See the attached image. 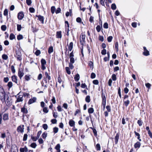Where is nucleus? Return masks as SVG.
<instances>
[{
  "instance_id": "1a4fd4ad",
  "label": "nucleus",
  "mask_w": 152,
  "mask_h": 152,
  "mask_svg": "<svg viewBox=\"0 0 152 152\" xmlns=\"http://www.w3.org/2000/svg\"><path fill=\"white\" fill-rule=\"evenodd\" d=\"M36 17H37L38 18V20L41 22L42 24H43L44 23V18L43 16L40 15H36Z\"/></svg>"
},
{
  "instance_id": "9d476101",
  "label": "nucleus",
  "mask_w": 152,
  "mask_h": 152,
  "mask_svg": "<svg viewBox=\"0 0 152 152\" xmlns=\"http://www.w3.org/2000/svg\"><path fill=\"white\" fill-rule=\"evenodd\" d=\"M12 81L15 83L16 84H18V80L17 77L15 75H13L12 77Z\"/></svg>"
},
{
  "instance_id": "2eb2a0df",
  "label": "nucleus",
  "mask_w": 152,
  "mask_h": 152,
  "mask_svg": "<svg viewBox=\"0 0 152 152\" xmlns=\"http://www.w3.org/2000/svg\"><path fill=\"white\" fill-rule=\"evenodd\" d=\"M119 138V135L118 134H117L114 138L115 144H117Z\"/></svg>"
},
{
  "instance_id": "2f4dec72",
  "label": "nucleus",
  "mask_w": 152,
  "mask_h": 152,
  "mask_svg": "<svg viewBox=\"0 0 152 152\" xmlns=\"http://www.w3.org/2000/svg\"><path fill=\"white\" fill-rule=\"evenodd\" d=\"M65 69L67 73L68 74L70 75L71 74V71L70 70V69L69 67H66L65 68Z\"/></svg>"
},
{
  "instance_id": "79ce46f5",
  "label": "nucleus",
  "mask_w": 152,
  "mask_h": 152,
  "mask_svg": "<svg viewBox=\"0 0 152 152\" xmlns=\"http://www.w3.org/2000/svg\"><path fill=\"white\" fill-rule=\"evenodd\" d=\"M31 139L34 141H36L38 139L37 137H34L32 136H31Z\"/></svg>"
},
{
  "instance_id": "4d7b16f0",
  "label": "nucleus",
  "mask_w": 152,
  "mask_h": 152,
  "mask_svg": "<svg viewBox=\"0 0 152 152\" xmlns=\"http://www.w3.org/2000/svg\"><path fill=\"white\" fill-rule=\"evenodd\" d=\"M29 11L31 13H34L35 12V9L33 7H30L29 8Z\"/></svg>"
},
{
  "instance_id": "6e6552de",
  "label": "nucleus",
  "mask_w": 152,
  "mask_h": 152,
  "mask_svg": "<svg viewBox=\"0 0 152 152\" xmlns=\"http://www.w3.org/2000/svg\"><path fill=\"white\" fill-rule=\"evenodd\" d=\"M37 100V98L36 97H33L32 98L30 99L28 102V104H31L35 102Z\"/></svg>"
},
{
  "instance_id": "f704fd0d",
  "label": "nucleus",
  "mask_w": 152,
  "mask_h": 152,
  "mask_svg": "<svg viewBox=\"0 0 152 152\" xmlns=\"http://www.w3.org/2000/svg\"><path fill=\"white\" fill-rule=\"evenodd\" d=\"M2 58L5 60H7L8 58V57L7 55L4 54H3L2 56Z\"/></svg>"
},
{
  "instance_id": "4468645a",
  "label": "nucleus",
  "mask_w": 152,
  "mask_h": 152,
  "mask_svg": "<svg viewBox=\"0 0 152 152\" xmlns=\"http://www.w3.org/2000/svg\"><path fill=\"white\" fill-rule=\"evenodd\" d=\"M69 124L70 126H75V122L73 120L71 119L69 121Z\"/></svg>"
},
{
  "instance_id": "c03bdc74",
  "label": "nucleus",
  "mask_w": 152,
  "mask_h": 152,
  "mask_svg": "<svg viewBox=\"0 0 152 152\" xmlns=\"http://www.w3.org/2000/svg\"><path fill=\"white\" fill-rule=\"evenodd\" d=\"M17 39L18 40H20L22 39L23 38V37L22 35L21 34H19L17 36Z\"/></svg>"
},
{
  "instance_id": "864d4df0",
  "label": "nucleus",
  "mask_w": 152,
  "mask_h": 152,
  "mask_svg": "<svg viewBox=\"0 0 152 152\" xmlns=\"http://www.w3.org/2000/svg\"><path fill=\"white\" fill-rule=\"evenodd\" d=\"M96 148L97 150H100L101 148L100 144H97L96 145Z\"/></svg>"
},
{
  "instance_id": "09e8293b",
  "label": "nucleus",
  "mask_w": 152,
  "mask_h": 152,
  "mask_svg": "<svg viewBox=\"0 0 152 152\" xmlns=\"http://www.w3.org/2000/svg\"><path fill=\"white\" fill-rule=\"evenodd\" d=\"M8 14V11L7 9H5L4 12V16H7Z\"/></svg>"
},
{
  "instance_id": "ddd939ff",
  "label": "nucleus",
  "mask_w": 152,
  "mask_h": 152,
  "mask_svg": "<svg viewBox=\"0 0 152 152\" xmlns=\"http://www.w3.org/2000/svg\"><path fill=\"white\" fill-rule=\"evenodd\" d=\"M3 119L4 121H6L8 120L9 117L8 114L4 113L3 115Z\"/></svg>"
},
{
  "instance_id": "4c0bfd02",
  "label": "nucleus",
  "mask_w": 152,
  "mask_h": 152,
  "mask_svg": "<svg viewBox=\"0 0 152 152\" xmlns=\"http://www.w3.org/2000/svg\"><path fill=\"white\" fill-rule=\"evenodd\" d=\"M65 29H67L68 28H69V25L68 22L67 21H65Z\"/></svg>"
},
{
  "instance_id": "37998d69",
  "label": "nucleus",
  "mask_w": 152,
  "mask_h": 152,
  "mask_svg": "<svg viewBox=\"0 0 152 152\" xmlns=\"http://www.w3.org/2000/svg\"><path fill=\"white\" fill-rule=\"evenodd\" d=\"M28 135L27 134H25L24 135L23 140V141H26L27 140V138Z\"/></svg>"
},
{
  "instance_id": "423d86ee",
  "label": "nucleus",
  "mask_w": 152,
  "mask_h": 152,
  "mask_svg": "<svg viewBox=\"0 0 152 152\" xmlns=\"http://www.w3.org/2000/svg\"><path fill=\"white\" fill-rule=\"evenodd\" d=\"M24 16V14L22 12H20L18 14V18L19 20H22Z\"/></svg>"
},
{
  "instance_id": "e433bc0d",
  "label": "nucleus",
  "mask_w": 152,
  "mask_h": 152,
  "mask_svg": "<svg viewBox=\"0 0 152 152\" xmlns=\"http://www.w3.org/2000/svg\"><path fill=\"white\" fill-rule=\"evenodd\" d=\"M1 28L3 31H5L7 29V27L5 25H3L1 26Z\"/></svg>"
},
{
  "instance_id": "9b49d317",
  "label": "nucleus",
  "mask_w": 152,
  "mask_h": 152,
  "mask_svg": "<svg viewBox=\"0 0 152 152\" xmlns=\"http://www.w3.org/2000/svg\"><path fill=\"white\" fill-rule=\"evenodd\" d=\"M24 75L23 72L19 70L18 72V75L20 79H21L22 77Z\"/></svg>"
},
{
  "instance_id": "412c9836",
  "label": "nucleus",
  "mask_w": 152,
  "mask_h": 152,
  "mask_svg": "<svg viewBox=\"0 0 152 152\" xmlns=\"http://www.w3.org/2000/svg\"><path fill=\"white\" fill-rule=\"evenodd\" d=\"M21 111L23 113L25 114H26L28 113V110L27 109L24 107H23L21 108Z\"/></svg>"
},
{
  "instance_id": "a19ab883",
  "label": "nucleus",
  "mask_w": 152,
  "mask_h": 152,
  "mask_svg": "<svg viewBox=\"0 0 152 152\" xmlns=\"http://www.w3.org/2000/svg\"><path fill=\"white\" fill-rule=\"evenodd\" d=\"M85 99L87 102L88 103L90 101V96H87L86 98Z\"/></svg>"
},
{
  "instance_id": "c9c22d12",
  "label": "nucleus",
  "mask_w": 152,
  "mask_h": 152,
  "mask_svg": "<svg viewBox=\"0 0 152 152\" xmlns=\"http://www.w3.org/2000/svg\"><path fill=\"white\" fill-rule=\"evenodd\" d=\"M37 146L35 142L32 143L31 145L30 146L33 148H35Z\"/></svg>"
},
{
  "instance_id": "5fc2aeb1",
  "label": "nucleus",
  "mask_w": 152,
  "mask_h": 152,
  "mask_svg": "<svg viewBox=\"0 0 152 152\" xmlns=\"http://www.w3.org/2000/svg\"><path fill=\"white\" fill-rule=\"evenodd\" d=\"M103 27L107 29L108 28V25L107 23H104L103 25Z\"/></svg>"
},
{
  "instance_id": "f03ea898",
  "label": "nucleus",
  "mask_w": 152,
  "mask_h": 152,
  "mask_svg": "<svg viewBox=\"0 0 152 152\" xmlns=\"http://www.w3.org/2000/svg\"><path fill=\"white\" fill-rule=\"evenodd\" d=\"M74 55L73 53V51L71 52L69 55V57L70 59V62L72 63H74L75 60V59L74 58Z\"/></svg>"
},
{
  "instance_id": "bf43d9fd",
  "label": "nucleus",
  "mask_w": 152,
  "mask_h": 152,
  "mask_svg": "<svg viewBox=\"0 0 152 152\" xmlns=\"http://www.w3.org/2000/svg\"><path fill=\"white\" fill-rule=\"evenodd\" d=\"M42 127L45 130H47L48 128V125L46 124H44L42 125Z\"/></svg>"
},
{
  "instance_id": "aec40b11",
  "label": "nucleus",
  "mask_w": 152,
  "mask_h": 152,
  "mask_svg": "<svg viewBox=\"0 0 152 152\" xmlns=\"http://www.w3.org/2000/svg\"><path fill=\"white\" fill-rule=\"evenodd\" d=\"M56 36L57 38H61L62 37L61 32L60 31L57 32L56 33Z\"/></svg>"
},
{
  "instance_id": "20e7f679",
  "label": "nucleus",
  "mask_w": 152,
  "mask_h": 152,
  "mask_svg": "<svg viewBox=\"0 0 152 152\" xmlns=\"http://www.w3.org/2000/svg\"><path fill=\"white\" fill-rule=\"evenodd\" d=\"M24 125H22V126L20 125L18 126L17 128V131L18 132H20L21 133H23L24 132Z\"/></svg>"
},
{
  "instance_id": "13d9d810",
  "label": "nucleus",
  "mask_w": 152,
  "mask_h": 152,
  "mask_svg": "<svg viewBox=\"0 0 152 152\" xmlns=\"http://www.w3.org/2000/svg\"><path fill=\"white\" fill-rule=\"evenodd\" d=\"M11 69L12 72L13 73H14L15 72V67L14 66L12 65L11 66Z\"/></svg>"
},
{
  "instance_id": "a878e982",
  "label": "nucleus",
  "mask_w": 152,
  "mask_h": 152,
  "mask_svg": "<svg viewBox=\"0 0 152 152\" xmlns=\"http://www.w3.org/2000/svg\"><path fill=\"white\" fill-rule=\"evenodd\" d=\"M124 102L125 106L127 107L130 103V101L129 100L127 99L126 101L124 100Z\"/></svg>"
},
{
  "instance_id": "ea45409f",
  "label": "nucleus",
  "mask_w": 152,
  "mask_h": 152,
  "mask_svg": "<svg viewBox=\"0 0 152 152\" xmlns=\"http://www.w3.org/2000/svg\"><path fill=\"white\" fill-rule=\"evenodd\" d=\"M111 8L113 10H115L116 9V7L115 4H113L111 6Z\"/></svg>"
},
{
  "instance_id": "6e6d98bb",
  "label": "nucleus",
  "mask_w": 152,
  "mask_h": 152,
  "mask_svg": "<svg viewBox=\"0 0 152 152\" xmlns=\"http://www.w3.org/2000/svg\"><path fill=\"white\" fill-rule=\"evenodd\" d=\"M106 108L108 112H110L111 110L110 106L109 105H107L106 106Z\"/></svg>"
},
{
  "instance_id": "8fccbe9b",
  "label": "nucleus",
  "mask_w": 152,
  "mask_h": 152,
  "mask_svg": "<svg viewBox=\"0 0 152 152\" xmlns=\"http://www.w3.org/2000/svg\"><path fill=\"white\" fill-rule=\"evenodd\" d=\"M113 37L112 36L109 37L107 39V40L108 42H111Z\"/></svg>"
},
{
  "instance_id": "338daca9",
  "label": "nucleus",
  "mask_w": 152,
  "mask_h": 152,
  "mask_svg": "<svg viewBox=\"0 0 152 152\" xmlns=\"http://www.w3.org/2000/svg\"><path fill=\"white\" fill-rule=\"evenodd\" d=\"M142 122L140 120H139L137 121V124L140 126L142 125Z\"/></svg>"
},
{
  "instance_id": "5701e85b",
  "label": "nucleus",
  "mask_w": 152,
  "mask_h": 152,
  "mask_svg": "<svg viewBox=\"0 0 152 152\" xmlns=\"http://www.w3.org/2000/svg\"><path fill=\"white\" fill-rule=\"evenodd\" d=\"M88 65L90 68L93 69L94 68L93 63L91 61H88Z\"/></svg>"
},
{
  "instance_id": "de8ad7c7",
  "label": "nucleus",
  "mask_w": 152,
  "mask_h": 152,
  "mask_svg": "<svg viewBox=\"0 0 152 152\" xmlns=\"http://www.w3.org/2000/svg\"><path fill=\"white\" fill-rule=\"evenodd\" d=\"M21 28H22L21 26L20 25H19V24L17 25V30L18 31H20L21 30Z\"/></svg>"
},
{
  "instance_id": "bb28decb",
  "label": "nucleus",
  "mask_w": 152,
  "mask_h": 152,
  "mask_svg": "<svg viewBox=\"0 0 152 152\" xmlns=\"http://www.w3.org/2000/svg\"><path fill=\"white\" fill-rule=\"evenodd\" d=\"M53 51V47L52 46H50L49 49L48 50V52L50 54L51 53H52Z\"/></svg>"
},
{
  "instance_id": "c85d7f7f",
  "label": "nucleus",
  "mask_w": 152,
  "mask_h": 152,
  "mask_svg": "<svg viewBox=\"0 0 152 152\" xmlns=\"http://www.w3.org/2000/svg\"><path fill=\"white\" fill-rule=\"evenodd\" d=\"M15 35L12 33H11L10 34V38L11 40H13L14 39H15Z\"/></svg>"
},
{
  "instance_id": "4be33fe9",
  "label": "nucleus",
  "mask_w": 152,
  "mask_h": 152,
  "mask_svg": "<svg viewBox=\"0 0 152 152\" xmlns=\"http://www.w3.org/2000/svg\"><path fill=\"white\" fill-rule=\"evenodd\" d=\"M73 43L72 42H71L69 44V45L68 47V49L69 50V51H71L73 48Z\"/></svg>"
},
{
  "instance_id": "7c9ffc66",
  "label": "nucleus",
  "mask_w": 152,
  "mask_h": 152,
  "mask_svg": "<svg viewBox=\"0 0 152 152\" xmlns=\"http://www.w3.org/2000/svg\"><path fill=\"white\" fill-rule=\"evenodd\" d=\"M58 129L57 127H55L53 128V132L55 134L58 132Z\"/></svg>"
},
{
  "instance_id": "393cba45",
  "label": "nucleus",
  "mask_w": 152,
  "mask_h": 152,
  "mask_svg": "<svg viewBox=\"0 0 152 152\" xmlns=\"http://www.w3.org/2000/svg\"><path fill=\"white\" fill-rule=\"evenodd\" d=\"M75 80L77 82L80 79V75L79 74H77L74 77Z\"/></svg>"
},
{
  "instance_id": "3c124183",
  "label": "nucleus",
  "mask_w": 152,
  "mask_h": 152,
  "mask_svg": "<svg viewBox=\"0 0 152 152\" xmlns=\"http://www.w3.org/2000/svg\"><path fill=\"white\" fill-rule=\"evenodd\" d=\"M96 29L98 32H99L101 30V26L98 25L96 27Z\"/></svg>"
},
{
  "instance_id": "7ed1b4c3",
  "label": "nucleus",
  "mask_w": 152,
  "mask_h": 152,
  "mask_svg": "<svg viewBox=\"0 0 152 152\" xmlns=\"http://www.w3.org/2000/svg\"><path fill=\"white\" fill-rule=\"evenodd\" d=\"M86 36L84 34H82L80 36V41L81 45H83L85 42Z\"/></svg>"
},
{
  "instance_id": "052dcab7",
  "label": "nucleus",
  "mask_w": 152,
  "mask_h": 152,
  "mask_svg": "<svg viewBox=\"0 0 152 152\" xmlns=\"http://www.w3.org/2000/svg\"><path fill=\"white\" fill-rule=\"evenodd\" d=\"M73 63H74L70 62L69 64V67L71 69H72L74 67V66L73 65Z\"/></svg>"
},
{
  "instance_id": "603ef678",
  "label": "nucleus",
  "mask_w": 152,
  "mask_h": 152,
  "mask_svg": "<svg viewBox=\"0 0 152 152\" xmlns=\"http://www.w3.org/2000/svg\"><path fill=\"white\" fill-rule=\"evenodd\" d=\"M47 133L46 132H44L42 134V137L43 139H45L47 137Z\"/></svg>"
},
{
  "instance_id": "dca6fc26",
  "label": "nucleus",
  "mask_w": 152,
  "mask_h": 152,
  "mask_svg": "<svg viewBox=\"0 0 152 152\" xmlns=\"http://www.w3.org/2000/svg\"><path fill=\"white\" fill-rule=\"evenodd\" d=\"M28 151V148L26 146H25L24 148H20V152H27Z\"/></svg>"
},
{
  "instance_id": "69168bd1",
  "label": "nucleus",
  "mask_w": 152,
  "mask_h": 152,
  "mask_svg": "<svg viewBox=\"0 0 152 152\" xmlns=\"http://www.w3.org/2000/svg\"><path fill=\"white\" fill-rule=\"evenodd\" d=\"M95 77H96L95 74L93 72L91 74V77L92 79H94Z\"/></svg>"
},
{
  "instance_id": "cd10ccee",
  "label": "nucleus",
  "mask_w": 152,
  "mask_h": 152,
  "mask_svg": "<svg viewBox=\"0 0 152 152\" xmlns=\"http://www.w3.org/2000/svg\"><path fill=\"white\" fill-rule=\"evenodd\" d=\"M88 113L90 114L93 113L94 112V110L93 108L90 107L88 109Z\"/></svg>"
},
{
  "instance_id": "72a5a7b5",
  "label": "nucleus",
  "mask_w": 152,
  "mask_h": 152,
  "mask_svg": "<svg viewBox=\"0 0 152 152\" xmlns=\"http://www.w3.org/2000/svg\"><path fill=\"white\" fill-rule=\"evenodd\" d=\"M56 10L55 7L54 6H52L51 8V12L52 14H53L54 13L55 11Z\"/></svg>"
},
{
  "instance_id": "a211bd4d",
  "label": "nucleus",
  "mask_w": 152,
  "mask_h": 152,
  "mask_svg": "<svg viewBox=\"0 0 152 152\" xmlns=\"http://www.w3.org/2000/svg\"><path fill=\"white\" fill-rule=\"evenodd\" d=\"M102 102H106V99L105 94L103 92L102 93Z\"/></svg>"
},
{
  "instance_id": "6ab92c4d",
  "label": "nucleus",
  "mask_w": 152,
  "mask_h": 152,
  "mask_svg": "<svg viewBox=\"0 0 152 152\" xmlns=\"http://www.w3.org/2000/svg\"><path fill=\"white\" fill-rule=\"evenodd\" d=\"M60 145L59 144H58L55 147V148L57 150V152H60Z\"/></svg>"
},
{
  "instance_id": "f8f14e48",
  "label": "nucleus",
  "mask_w": 152,
  "mask_h": 152,
  "mask_svg": "<svg viewBox=\"0 0 152 152\" xmlns=\"http://www.w3.org/2000/svg\"><path fill=\"white\" fill-rule=\"evenodd\" d=\"M15 57H16L17 60H18L21 61L22 60L21 55L20 54V52H18V53H17V54Z\"/></svg>"
},
{
  "instance_id": "39448f33",
  "label": "nucleus",
  "mask_w": 152,
  "mask_h": 152,
  "mask_svg": "<svg viewBox=\"0 0 152 152\" xmlns=\"http://www.w3.org/2000/svg\"><path fill=\"white\" fill-rule=\"evenodd\" d=\"M143 48L144 49V52L143 53V55L146 56L149 55V52L147 49L146 47H144Z\"/></svg>"
},
{
  "instance_id": "c756f323",
  "label": "nucleus",
  "mask_w": 152,
  "mask_h": 152,
  "mask_svg": "<svg viewBox=\"0 0 152 152\" xmlns=\"http://www.w3.org/2000/svg\"><path fill=\"white\" fill-rule=\"evenodd\" d=\"M45 75L46 77V78H47L48 80H50V76L48 75V74L47 72H45Z\"/></svg>"
},
{
  "instance_id": "0e129e2a",
  "label": "nucleus",
  "mask_w": 152,
  "mask_h": 152,
  "mask_svg": "<svg viewBox=\"0 0 152 152\" xmlns=\"http://www.w3.org/2000/svg\"><path fill=\"white\" fill-rule=\"evenodd\" d=\"M101 53L103 55H105L106 54V50L105 49H103L102 50Z\"/></svg>"
},
{
  "instance_id": "58836bf2",
  "label": "nucleus",
  "mask_w": 152,
  "mask_h": 152,
  "mask_svg": "<svg viewBox=\"0 0 152 152\" xmlns=\"http://www.w3.org/2000/svg\"><path fill=\"white\" fill-rule=\"evenodd\" d=\"M7 86L9 88H10L13 86L12 82L11 81L9 82L7 84Z\"/></svg>"
},
{
  "instance_id": "f3484780",
  "label": "nucleus",
  "mask_w": 152,
  "mask_h": 152,
  "mask_svg": "<svg viewBox=\"0 0 152 152\" xmlns=\"http://www.w3.org/2000/svg\"><path fill=\"white\" fill-rule=\"evenodd\" d=\"M141 145V143L139 142H137L134 145V147L135 148H139Z\"/></svg>"
},
{
  "instance_id": "f257e3e1",
  "label": "nucleus",
  "mask_w": 152,
  "mask_h": 152,
  "mask_svg": "<svg viewBox=\"0 0 152 152\" xmlns=\"http://www.w3.org/2000/svg\"><path fill=\"white\" fill-rule=\"evenodd\" d=\"M0 99L2 102H5L8 106L11 104V102L9 99L8 95L5 94L3 88L0 85Z\"/></svg>"
},
{
  "instance_id": "a18cd8bd",
  "label": "nucleus",
  "mask_w": 152,
  "mask_h": 152,
  "mask_svg": "<svg viewBox=\"0 0 152 152\" xmlns=\"http://www.w3.org/2000/svg\"><path fill=\"white\" fill-rule=\"evenodd\" d=\"M41 65H45L46 64V61L45 59H42L41 60Z\"/></svg>"
},
{
  "instance_id": "774afa93",
  "label": "nucleus",
  "mask_w": 152,
  "mask_h": 152,
  "mask_svg": "<svg viewBox=\"0 0 152 152\" xmlns=\"http://www.w3.org/2000/svg\"><path fill=\"white\" fill-rule=\"evenodd\" d=\"M25 78L27 81H28L30 80L29 76L26 75L25 76Z\"/></svg>"
},
{
  "instance_id": "473e14b6",
  "label": "nucleus",
  "mask_w": 152,
  "mask_h": 152,
  "mask_svg": "<svg viewBox=\"0 0 152 152\" xmlns=\"http://www.w3.org/2000/svg\"><path fill=\"white\" fill-rule=\"evenodd\" d=\"M112 78L113 81H115L116 80V76L115 74H113L112 76Z\"/></svg>"
},
{
  "instance_id": "49530a36",
  "label": "nucleus",
  "mask_w": 152,
  "mask_h": 152,
  "mask_svg": "<svg viewBox=\"0 0 152 152\" xmlns=\"http://www.w3.org/2000/svg\"><path fill=\"white\" fill-rule=\"evenodd\" d=\"M81 87L83 88H86L87 89H88L87 86L85 83H82L81 85Z\"/></svg>"
},
{
  "instance_id": "680f3d73",
  "label": "nucleus",
  "mask_w": 152,
  "mask_h": 152,
  "mask_svg": "<svg viewBox=\"0 0 152 152\" xmlns=\"http://www.w3.org/2000/svg\"><path fill=\"white\" fill-rule=\"evenodd\" d=\"M42 132L41 131H38V132H37V137L38 139L39 138L40 135H41V134L42 133Z\"/></svg>"
},
{
  "instance_id": "b1692460",
  "label": "nucleus",
  "mask_w": 152,
  "mask_h": 152,
  "mask_svg": "<svg viewBox=\"0 0 152 152\" xmlns=\"http://www.w3.org/2000/svg\"><path fill=\"white\" fill-rule=\"evenodd\" d=\"M128 118H126L125 119L124 118H123L122 119V124L123 125L125 124H126V121H127L128 120Z\"/></svg>"
},
{
  "instance_id": "0eeeda50",
  "label": "nucleus",
  "mask_w": 152,
  "mask_h": 152,
  "mask_svg": "<svg viewBox=\"0 0 152 152\" xmlns=\"http://www.w3.org/2000/svg\"><path fill=\"white\" fill-rule=\"evenodd\" d=\"M23 94H19L17 98L16 102H22L23 99Z\"/></svg>"
},
{
  "instance_id": "e2e57ef3",
  "label": "nucleus",
  "mask_w": 152,
  "mask_h": 152,
  "mask_svg": "<svg viewBox=\"0 0 152 152\" xmlns=\"http://www.w3.org/2000/svg\"><path fill=\"white\" fill-rule=\"evenodd\" d=\"M61 11V9L60 8H58L57 10H56L55 12L56 14H58L60 13Z\"/></svg>"
}]
</instances>
